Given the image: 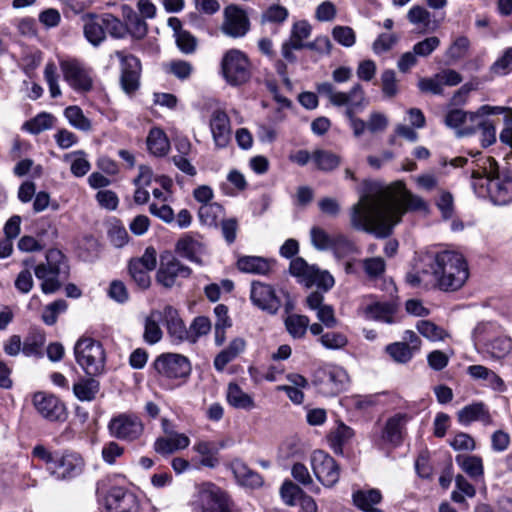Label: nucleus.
<instances>
[{
    "mask_svg": "<svg viewBox=\"0 0 512 512\" xmlns=\"http://www.w3.org/2000/svg\"><path fill=\"white\" fill-rule=\"evenodd\" d=\"M363 185L365 190L349 210L350 225L354 230L385 238L406 212L428 211L427 202L409 191L402 181L387 189L376 188L368 180Z\"/></svg>",
    "mask_w": 512,
    "mask_h": 512,
    "instance_id": "1",
    "label": "nucleus"
},
{
    "mask_svg": "<svg viewBox=\"0 0 512 512\" xmlns=\"http://www.w3.org/2000/svg\"><path fill=\"white\" fill-rule=\"evenodd\" d=\"M472 188L479 197L488 196L495 205L512 203V170L503 169L490 156L472 161Z\"/></svg>",
    "mask_w": 512,
    "mask_h": 512,
    "instance_id": "2",
    "label": "nucleus"
},
{
    "mask_svg": "<svg viewBox=\"0 0 512 512\" xmlns=\"http://www.w3.org/2000/svg\"><path fill=\"white\" fill-rule=\"evenodd\" d=\"M317 92L328 98L335 107H344V115L349 120L350 127L356 137H360L367 129V122L356 117L369 105L363 86L355 83L349 91H337L330 82H322L317 85Z\"/></svg>",
    "mask_w": 512,
    "mask_h": 512,
    "instance_id": "3",
    "label": "nucleus"
},
{
    "mask_svg": "<svg viewBox=\"0 0 512 512\" xmlns=\"http://www.w3.org/2000/svg\"><path fill=\"white\" fill-rule=\"evenodd\" d=\"M428 259L427 267L440 290L456 291L466 283L469 269L462 254L446 250Z\"/></svg>",
    "mask_w": 512,
    "mask_h": 512,
    "instance_id": "4",
    "label": "nucleus"
},
{
    "mask_svg": "<svg viewBox=\"0 0 512 512\" xmlns=\"http://www.w3.org/2000/svg\"><path fill=\"white\" fill-rule=\"evenodd\" d=\"M158 380L168 389H174L189 378L192 366L190 360L178 353H162L152 363Z\"/></svg>",
    "mask_w": 512,
    "mask_h": 512,
    "instance_id": "5",
    "label": "nucleus"
},
{
    "mask_svg": "<svg viewBox=\"0 0 512 512\" xmlns=\"http://www.w3.org/2000/svg\"><path fill=\"white\" fill-rule=\"evenodd\" d=\"M34 272L36 277L42 281V292L51 294L61 288L62 281L68 277L69 267L60 250L50 249L46 253V263L37 265Z\"/></svg>",
    "mask_w": 512,
    "mask_h": 512,
    "instance_id": "6",
    "label": "nucleus"
},
{
    "mask_svg": "<svg viewBox=\"0 0 512 512\" xmlns=\"http://www.w3.org/2000/svg\"><path fill=\"white\" fill-rule=\"evenodd\" d=\"M476 346H482V351L493 359H503L512 350V339L498 332V326L494 323H479L472 333Z\"/></svg>",
    "mask_w": 512,
    "mask_h": 512,
    "instance_id": "7",
    "label": "nucleus"
},
{
    "mask_svg": "<svg viewBox=\"0 0 512 512\" xmlns=\"http://www.w3.org/2000/svg\"><path fill=\"white\" fill-rule=\"evenodd\" d=\"M189 505L193 512H232L228 495L212 483L199 486Z\"/></svg>",
    "mask_w": 512,
    "mask_h": 512,
    "instance_id": "8",
    "label": "nucleus"
},
{
    "mask_svg": "<svg viewBox=\"0 0 512 512\" xmlns=\"http://www.w3.org/2000/svg\"><path fill=\"white\" fill-rule=\"evenodd\" d=\"M76 362L89 376H96L104 371L105 353L100 342L92 338H80L74 346Z\"/></svg>",
    "mask_w": 512,
    "mask_h": 512,
    "instance_id": "9",
    "label": "nucleus"
},
{
    "mask_svg": "<svg viewBox=\"0 0 512 512\" xmlns=\"http://www.w3.org/2000/svg\"><path fill=\"white\" fill-rule=\"evenodd\" d=\"M221 70L227 83L232 86L246 83L251 76L248 57L238 49H230L224 54Z\"/></svg>",
    "mask_w": 512,
    "mask_h": 512,
    "instance_id": "10",
    "label": "nucleus"
},
{
    "mask_svg": "<svg viewBox=\"0 0 512 512\" xmlns=\"http://www.w3.org/2000/svg\"><path fill=\"white\" fill-rule=\"evenodd\" d=\"M313 383L322 394L334 396L345 388L348 375L340 366L324 365L315 370Z\"/></svg>",
    "mask_w": 512,
    "mask_h": 512,
    "instance_id": "11",
    "label": "nucleus"
},
{
    "mask_svg": "<svg viewBox=\"0 0 512 512\" xmlns=\"http://www.w3.org/2000/svg\"><path fill=\"white\" fill-rule=\"evenodd\" d=\"M107 427L111 437L125 442L139 439L144 431L141 419L134 413H119L113 416Z\"/></svg>",
    "mask_w": 512,
    "mask_h": 512,
    "instance_id": "12",
    "label": "nucleus"
},
{
    "mask_svg": "<svg viewBox=\"0 0 512 512\" xmlns=\"http://www.w3.org/2000/svg\"><path fill=\"white\" fill-rule=\"evenodd\" d=\"M311 466L314 475L323 486L331 488L339 481V465L332 456L323 450H316L312 453Z\"/></svg>",
    "mask_w": 512,
    "mask_h": 512,
    "instance_id": "13",
    "label": "nucleus"
},
{
    "mask_svg": "<svg viewBox=\"0 0 512 512\" xmlns=\"http://www.w3.org/2000/svg\"><path fill=\"white\" fill-rule=\"evenodd\" d=\"M157 265V252L154 247L148 246L143 255L129 261L128 270L132 280L140 289H147L151 284L149 272Z\"/></svg>",
    "mask_w": 512,
    "mask_h": 512,
    "instance_id": "14",
    "label": "nucleus"
},
{
    "mask_svg": "<svg viewBox=\"0 0 512 512\" xmlns=\"http://www.w3.org/2000/svg\"><path fill=\"white\" fill-rule=\"evenodd\" d=\"M84 468L82 457L75 452L55 453V459L48 471L57 480H68L80 475Z\"/></svg>",
    "mask_w": 512,
    "mask_h": 512,
    "instance_id": "15",
    "label": "nucleus"
},
{
    "mask_svg": "<svg viewBox=\"0 0 512 512\" xmlns=\"http://www.w3.org/2000/svg\"><path fill=\"white\" fill-rule=\"evenodd\" d=\"M221 31L231 38L244 37L250 30V20L246 11L238 5L230 4L224 8Z\"/></svg>",
    "mask_w": 512,
    "mask_h": 512,
    "instance_id": "16",
    "label": "nucleus"
},
{
    "mask_svg": "<svg viewBox=\"0 0 512 512\" xmlns=\"http://www.w3.org/2000/svg\"><path fill=\"white\" fill-rule=\"evenodd\" d=\"M115 56L120 61V84L126 94H133L140 86L141 62L132 55L123 51H115Z\"/></svg>",
    "mask_w": 512,
    "mask_h": 512,
    "instance_id": "17",
    "label": "nucleus"
},
{
    "mask_svg": "<svg viewBox=\"0 0 512 512\" xmlns=\"http://www.w3.org/2000/svg\"><path fill=\"white\" fill-rule=\"evenodd\" d=\"M60 68L64 79L74 90L87 92L92 89L93 80L90 70L80 61L76 59L62 60L60 61Z\"/></svg>",
    "mask_w": 512,
    "mask_h": 512,
    "instance_id": "18",
    "label": "nucleus"
},
{
    "mask_svg": "<svg viewBox=\"0 0 512 512\" xmlns=\"http://www.w3.org/2000/svg\"><path fill=\"white\" fill-rule=\"evenodd\" d=\"M191 269L182 264L172 254L161 255L160 267L156 274L157 282L166 288H171L180 278H188L191 275Z\"/></svg>",
    "mask_w": 512,
    "mask_h": 512,
    "instance_id": "19",
    "label": "nucleus"
},
{
    "mask_svg": "<svg viewBox=\"0 0 512 512\" xmlns=\"http://www.w3.org/2000/svg\"><path fill=\"white\" fill-rule=\"evenodd\" d=\"M413 418L412 414L398 412L389 417L381 431L380 441L391 447L402 445L406 436V425Z\"/></svg>",
    "mask_w": 512,
    "mask_h": 512,
    "instance_id": "20",
    "label": "nucleus"
},
{
    "mask_svg": "<svg viewBox=\"0 0 512 512\" xmlns=\"http://www.w3.org/2000/svg\"><path fill=\"white\" fill-rule=\"evenodd\" d=\"M33 405L37 412L51 422H64L67 418L64 403L54 395L37 392L33 396Z\"/></svg>",
    "mask_w": 512,
    "mask_h": 512,
    "instance_id": "21",
    "label": "nucleus"
},
{
    "mask_svg": "<svg viewBox=\"0 0 512 512\" xmlns=\"http://www.w3.org/2000/svg\"><path fill=\"white\" fill-rule=\"evenodd\" d=\"M108 512H140V501L131 491L123 487H112L105 497Z\"/></svg>",
    "mask_w": 512,
    "mask_h": 512,
    "instance_id": "22",
    "label": "nucleus"
},
{
    "mask_svg": "<svg viewBox=\"0 0 512 512\" xmlns=\"http://www.w3.org/2000/svg\"><path fill=\"white\" fill-rule=\"evenodd\" d=\"M250 299L255 306L269 314H276L281 307V300L274 288L260 281L251 283Z\"/></svg>",
    "mask_w": 512,
    "mask_h": 512,
    "instance_id": "23",
    "label": "nucleus"
},
{
    "mask_svg": "<svg viewBox=\"0 0 512 512\" xmlns=\"http://www.w3.org/2000/svg\"><path fill=\"white\" fill-rule=\"evenodd\" d=\"M209 127L214 144L217 148H225L231 140V123L224 110L216 109L212 112Z\"/></svg>",
    "mask_w": 512,
    "mask_h": 512,
    "instance_id": "24",
    "label": "nucleus"
},
{
    "mask_svg": "<svg viewBox=\"0 0 512 512\" xmlns=\"http://www.w3.org/2000/svg\"><path fill=\"white\" fill-rule=\"evenodd\" d=\"M81 20L85 39L94 47L100 46L106 40L102 15L85 13L81 16Z\"/></svg>",
    "mask_w": 512,
    "mask_h": 512,
    "instance_id": "25",
    "label": "nucleus"
},
{
    "mask_svg": "<svg viewBox=\"0 0 512 512\" xmlns=\"http://www.w3.org/2000/svg\"><path fill=\"white\" fill-rule=\"evenodd\" d=\"M160 314V318H162L167 332L173 341L177 343L185 342L188 329L181 319L178 310L171 305H166Z\"/></svg>",
    "mask_w": 512,
    "mask_h": 512,
    "instance_id": "26",
    "label": "nucleus"
},
{
    "mask_svg": "<svg viewBox=\"0 0 512 512\" xmlns=\"http://www.w3.org/2000/svg\"><path fill=\"white\" fill-rule=\"evenodd\" d=\"M175 250L180 257L197 265H203L202 256L205 254V246L193 236L181 237L176 243Z\"/></svg>",
    "mask_w": 512,
    "mask_h": 512,
    "instance_id": "27",
    "label": "nucleus"
},
{
    "mask_svg": "<svg viewBox=\"0 0 512 512\" xmlns=\"http://www.w3.org/2000/svg\"><path fill=\"white\" fill-rule=\"evenodd\" d=\"M457 419L458 422L464 426H468L475 421H479L485 426L493 423L489 409L483 402H475L466 405L458 411Z\"/></svg>",
    "mask_w": 512,
    "mask_h": 512,
    "instance_id": "28",
    "label": "nucleus"
},
{
    "mask_svg": "<svg viewBox=\"0 0 512 512\" xmlns=\"http://www.w3.org/2000/svg\"><path fill=\"white\" fill-rule=\"evenodd\" d=\"M472 112L461 109H452L447 112L444 123L456 130L457 136H467L475 133V126L470 122Z\"/></svg>",
    "mask_w": 512,
    "mask_h": 512,
    "instance_id": "29",
    "label": "nucleus"
},
{
    "mask_svg": "<svg viewBox=\"0 0 512 512\" xmlns=\"http://www.w3.org/2000/svg\"><path fill=\"white\" fill-rule=\"evenodd\" d=\"M190 439L185 434L172 433L168 437H160L154 443V450L161 455H170L177 450L189 446Z\"/></svg>",
    "mask_w": 512,
    "mask_h": 512,
    "instance_id": "30",
    "label": "nucleus"
},
{
    "mask_svg": "<svg viewBox=\"0 0 512 512\" xmlns=\"http://www.w3.org/2000/svg\"><path fill=\"white\" fill-rule=\"evenodd\" d=\"M246 347V342L243 338L237 337L230 341L229 345L219 352L214 358V368L221 372L225 369L228 363L238 357Z\"/></svg>",
    "mask_w": 512,
    "mask_h": 512,
    "instance_id": "31",
    "label": "nucleus"
},
{
    "mask_svg": "<svg viewBox=\"0 0 512 512\" xmlns=\"http://www.w3.org/2000/svg\"><path fill=\"white\" fill-rule=\"evenodd\" d=\"M467 373L475 380H484L487 386L494 391H506V385L503 379L493 370L483 365H471L467 368Z\"/></svg>",
    "mask_w": 512,
    "mask_h": 512,
    "instance_id": "32",
    "label": "nucleus"
},
{
    "mask_svg": "<svg viewBox=\"0 0 512 512\" xmlns=\"http://www.w3.org/2000/svg\"><path fill=\"white\" fill-rule=\"evenodd\" d=\"M236 266L243 273L267 275L272 269V262L260 256H241Z\"/></svg>",
    "mask_w": 512,
    "mask_h": 512,
    "instance_id": "33",
    "label": "nucleus"
},
{
    "mask_svg": "<svg viewBox=\"0 0 512 512\" xmlns=\"http://www.w3.org/2000/svg\"><path fill=\"white\" fill-rule=\"evenodd\" d=\"M317 267L309 265L302 257H296L290 262L289 271L300 283L307 287L313 286L315 282Z\"/></svg>",
    "mask_w": 512,
    "mask_h": 512,
    "instance_id": "34",
    "label": "nucleus"
},
{
    "mask_svg": "<svg viewBox=\"0 0 512 512\" xmlns=\"http://www.w3.org/2000/svg\"><path fill=\"white\" fill-rule=\"evenodd\" d=\"M456 463L474 481H483L484 466L481 457L476 455H457Z\"/></svg>",
    "mask_w": 512,
    "mask_h": 512,
    "instance_id": "35",
    "label": "nucleus"
},
{
    "mask_svg": "<svg viewBox=\"0 0 512 512\" xmlns=\"http://www.w3.org/2000/svg\"><path fill=\"white\" fill-rule=\"evenodd\" d=\"M122 15L124 24L127 25V32L137 39H142L147 34V23L140 17L132 7L128 5L122 6Z\"/></svg>",
    "mask_w": 512,
    "mask_h": 512,
    "instance_id": "36",
    "label": "nucleus"
},
{
    "mask_svg": "<svg viewBox=\"0 0 512 512\" xmlns=\"http://www.w3.org/2000/svg\"><path fill=\"white\" fill-rule=\"evenodd\" d=\"M226 399L228 404L236 409L252 410L255 408L254 399L236 383H229Z\"/></svg>",
    "mask_w": 512,
    "mask_h": 512,
    "instance_id": "37",
    "label": "nucleus"
},
{
    "mask_svg": "<svg viewBox=\"0 0 512 512\" xmlns=\"http://www.w3.org/2000/svg\"><path fill=\"white\" fill-rule=\"evenodd\" d=\"M396 309V304L393 302L376 301L365 308V313L368 318L391 324L394 323Z\"/></svg>",
    "mask_w": 512,
    "mask_h": 512,
    "instance_id": "38",
    "label": "nucleus"
},
{
    "mask_svg": "<svg viewBox=\"0 0 512 512\" xmlns=\"http://www.w3.org/2000/svg\"><path fill=\"white\" fill-rule=\"evenodd\" d=\"M354 505L364 512L379 510L373 506L380 503L382 495L378 489L357 490L352 495Z\"/></svg>",
    "mask_w": 512,
    "mask_h": 512,
    "instance_id": "39",
    "label": "nucleus"
},
{
    "mask_svg": "<svg viewBox=\"0 0 512 512\" xmlns=\"http://www.w3.org/2000/svg\"><path fill=\"white\" fill-rule=\"evenodd\" d=\"M232 471L241 485L256 488L263 483L262 477L241 461L232 463Z\"/></svg>",
    "mask_w": 512,
    "mask_h": 512,
    "instance_id": "40",
    "label": "nucleus"
},
{
    "mask_svg": "<svg viewBox=\"0 0 512 512\" xmlns=\"http://www.w3.org/2000/svg\"><path fill=\"white\" fill-rule=\"evenodd\" d=\"M146 143L149 152L157 157L165 156L170 148L166 134L159 128L150 130Z\"/></svg>",
    "mask_w": 512,
    "mask_h": 512,
    "instance_id": "41",
    "label": "nucleus"
},
{
    "mask_svg": "<svg viewBox=\"0 0 512 512\" xmlns=\"http://www.w3.org/2000/svg\"><path fill=\"white\" fill-rule=\"evenodd\" d=\"M354 435V430L351 427L345 425L344 423H340L337 428L329 435L331 448L335 453L342 454L343 446L348 444Z\"/></svg>",
    "mask_w": 512,
    "mask_h": 512,
    "instance_id": "42",
    "label": "nucleus"
},
{
    "mask_svg": "<svg viewBox=\"0 0 512 512\" xmlns=\"http://www.w3.org/2000/svg\"><path fill=\"white\" fill-rule=\"evenodd\" d=\"M100 384L94 378H83L73 385V393L80 401H92L99 391Z\"/></svg>",
    "mask_w": 512,
    "mask_h": 512,
    "instance_id": "43",
    "label": "nucleus"
},
{
    "mask_svg": "<svg viewBox=\"0 0 512 512\" xmlns=\"http://www.w3.org/2000/svg\"><path fill=\"white\" fill-rule=\"evenodd\" d=\"M160 316V312L152 311L145 318L143 339L149 345H154L162 339L163 333L157 321Z\"/></svg>",
    "mask_w": 512,
    "mask_h": 512,
    "instance_id": "44",
    "label": "nucleus"
},
{
    "mask_svg": "<svg viewBox=\"0 0 512 512\" xmlns=\"http://www.w3.org/2000/svg\"><path fill=\"white\" fill-rule=\"evenodd\" d=\"M312 161L318 170L328 172L339 166L340 157L331 151L317 149L312 153Z\"/></svg>",
    "mask_w": 512,
    "mask_h": 512,
    "instance_id": "45",
    "label": "nucleus"
},
{
    "mask_svg": "<svg viewBox=\"0 0 512 512\" xmlns=\"http://www.w3.org/2000/svg\"><path fill=\"white\" fill-rule=\"evenodd\" d=\"M55 122L56 118L52 114L42 112L29 121H26L23 125V129L31 134L37 135L45 130L51 129Z\"/></svg>",
    "mask_w": 512,
    "mask_h": 512,
    "instance_id": "46",
    "label": "nucleus"
},
{
    "mask_svg": "<svg viewBox=\"0 0 512 512\" xmlns=\"http://www.w3.org/2000/svg\"><path fill=\"white\" fill-rule=\"evenodd\" d=\"M212 324L208 317L197 316L193 319L187 330L186 342L196 343L200 337L208 335L211 331Z\"/></svg>",
    "mask_w": 512,
    "mask_h": 512,
    "instance_id": "47",
    "label": "nucleus"
},
{
    "mask_svg": "<svg viewBox=\"0 0 512 512\" xmlns=\"http://www.w3.org/2000/svg\"><path fill=\"white\" fill-rule=\"evenodd\" d=\"M285 327L294 339L303 338L309 327V318L305 315L291 314L285 319Z\"/></svg>",
    "mask_w": 512,
    "mask_h": 512,
    "instance_id": "48",
    "label": "nucleus"
},
{
    "mask_svg": "<svg viewBox=\"0 0 512 512\" xmlns=\"http://www.w3.org/2000/svg\"><path fill=\"white\" fill-rule=\"evenodd\" d=\"M200 221L207 226L218 225V221L224 215L223 207L218 203L202 204L198 211Z\"/></svg>",
    "mask_w": 512,
    "mask_h": 512,
    "instance_id": "49",
    "label": "nucleus"
},
{
    "mask_svg": "<svg viewBox=\"0 0 512 512\" xmlns=\"http://www.w3.org/2000/svg\"><path fill=\"white\" fill-rule=\"evenodd\" d=\"M64 116L69 124L81 131H89L92 127L91 121L84 115L78 106H69L64 110Z\"/></svg>",
    "mask_w": 512,
    "mask_h": 512,
    "instance_id": "50",
    "label": "nucleus"
},
{
    "mask_svg": "<svg viewBox=\"0 0 512 512\" xmlns=\"http://www.w3.org/2000/svg\"><path fill=\"white\" fill-rule=\"evenodd\" d=\"M105 32L116 39L124 38L127 32V25L111 13L102 14Z\"/></svg>",
    "mask_w": 512,
    "mask_h": 512,
    "instance_id": "51",
    "label": "nucleus"
},
{
    "mask_svg": "<svg viewBox=\"0 0 512 512\" xmlns=\"http://www.w3.org/2000/svg\"><path fill=\"white\" fill-rule=\"evenodd\" d=\"M386 352L394 361L402 364L409 362L415 353L405 342H394L387 345Z\"/></svg>",
    "mask_w": 512,
    "mask_h": 512,
    "instance_id": "52",
    "label": "nucleus"
},
{
    "mask_svg": "<svg viewBox=\"0 0 512 512\" xmlns=\"http://www.w3.org/2000/svg\"><path fill=\"white\" fill-rule=\"evenodd\" d=\"M69 158H72L70 170L75 177H83L88 173L91 165L86 159L84 151L79 150L65 155V160H68Z\"/></svg>",
    "mask_w": 512,
    "mask_h": 512,
    "instance_id": "53",
    "label": "nucleus"
},
{
    "mask_svg": "<svg viewBox=\"0 0 512 512\" xmlns=\"http://www.w3.org/2000/svg\"><path fill=\"white\" fill-rule=\"evenodd\" d=\"M289 16L287 8L279 4L270 5L261 15V24H282Z\"/></svg>",
    "mask_w": 512,
    "mask_h": 512,
    "instance_id": "54",
    "label": "nucleus"
},
{
    "mask_svg": "<svg viewBox=\"0 0 512 512\" xmlns=\"http://www.w3.org/2000/svg\"><path fill=\"white\" fill-rule=\"evenodd\" d=\"M291 474L297 482L308 487L312 493H314V494L320 493L319 486H317L313 483V479L308 471V468L304 464L295 463L292 466Z\"/></svg>",
    "mask_w": 512,
    "mask_h": 512,
    "instance_id": "55",
    "label": "nucleus"
},
{
    "mask_svg": "<svg viewBox=\"0 0 512 512\" xmlns=\"http://www.w3.org/2000/svg\"><path fill=\"white\" fill-rule=\"evenodd\" d=\"M333 235L319 226H313L310 230V240L313 247L319 251L330 250Z\"/></svg>",
    "mask_w": 512,
    "mask_h": 512,
    "instance_id": "56",
    "label": "nucleus"
},
{
    "mask_svg": "<svg viewBox=\"0 0 512 512\" xmlns=\"http://www.w3.org/2000/svg\"><path fill=\"white\" fill-rule=\"evenodd\" d=\"M416 328L423 337L431 341L443 340L446 336L445 331L441 327L428 320L418 321Z\"/></svg>",
    "mask_w": 512,
    "mask_h": 512,
    "instance_id": "57",
    "label": "nucleus"
},
{
    "mask_svg": "<svg viewBox=\"0 0 512 512\" xmlns=\"http://www.w3.org/2000/svg\"><path fill=\"white\" fill-rule=\"evenodd\" d=\"M311 34V26L306 21L296 22L291 30L290 40L295 43V49H304V40Z\"/></svg>",
    "mask_w": 512,
    "mask_h": 512,
    "instance_id": "58",
    "label": "nucleus"
},
{
    "mask_svg": "<svg viewBox=\"0 0 512 512\" xmlns=\"http://www.w3.org/2000/svg\"><path fill=\"white\" fill-rule=\"evenodd\" d=\"M475 126V131L477 128L480 129V142L483 147H488L496 142V127L490 120H481L472 123Z\"/></svg>",
    "mask_w": 512,
    "mask_h": 512,
    "instance_id": "59",
    "label": "nucleus"
},
{
    "mask_svg": "<svg viewBox=\"0 0 512 512\" xmlns=\"http://www.w3.org/2000/svg\"><path fill=\"white\" fill-rule=\"evenodd\" d=\"M337 257H342L355 251L354 243L344 234L333 235L331 248Z\"/></svg>",
    "mask_w": 512,
    "mask_h": 512,
    "instance_id": "60",
    "label": "nucleus"
},
{
    "mask_svg": "<svg viewBox=\"0 0 512 512\" xmlns=\"http://www.w3.org/2000/svg\"><path fill=\"white\" fill-rule=\"evenodd\" d=\"M67 309L65 300H56L47 305L42 313V320L46 325H54L57 322L58 315Z\"/></svg>",
    "mask_w": 512,
    "mask_h": 512,
    "instance_id": "61",
    "label": "nucleus"
},
{
    "mask_svg": "<svg viewBox=\"0 0 512 512\" xmlns=\"http://www.w3.org/2000/svg\"><path fill=\"white\" fill-rule=\"evenodd\" d=\"M512 71V47L507 48L503 55L498 58L490 67L493 75L503 76Z\"/></svg>",
    "mask_w": 512,
    "mask_h": 512,
    "instance_id": "62",
    "label": "nucleus"
},
{
    "mask_svg": "<svg viewBox=\"0 0 512 512\" xmlns=\"http://www.w3.org/2000/svg\"><path fill=\"white\" fill-rule=\"evenodd\" d=\"M303 493V490L291 480H285L280 488L281 497L289 506H294Z\"/></svg>",
    "mask_w": 512,
    "mask_h": 512,
    "instance_id": "63",
    "label": "nucleus"
},
{
    "mask_svg": "<svg viewBox=\"0 0 512 512\" xmlns=\"http://www.w3.org/2000/svg\"><path fill=\"white\" fill-rule=\"evenodd\" d=\"M407 19L413 25H422L427 28L431 23V13L423 6L414 5L409 9Z\"/></svg>",
    "mask_w": 512,
    "mask_h": 512,
    "instance_id": "64",
    "label": "nucleus"
}]
</instances>
